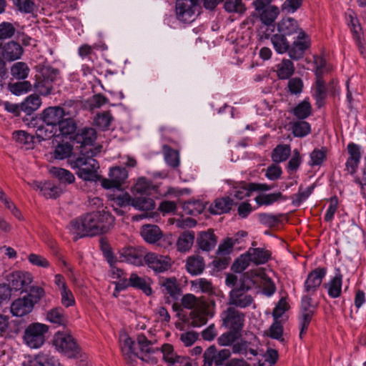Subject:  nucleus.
<instances>
[{"label":"nucleus","instance_id":"ea45409f","mask_svg":"<svg viewBox=\"0 0 366 366\" xmlns=\"http://www.w3.org/2000/svg\"><path fill=\"white\" fill-rule=\"evenodd\" d=\"M76 130V124L73 119L69 116L64 117L57 125L59 135L67 136L73 134Z\"/></svg>","mask_w":366,"mask_h":366},{"label":"nucleus","instance_id":"7c9ffc66","mask_svg":"<svg viewBox=\"0 0 366 366\" xmlns=\"http://www.w3.org/2000/svg\"><path fill=\"white\" fill-rule=\"evenodd\" d=\"M96 131L91 127L81 129L75 137L76 141L84 147L92 145L96 140Z\"/></svg>","mask_w":366,"mask_h":366},{"label":"nucleus","instance_id":"1a4fd4ad","mask_svg":"<svg viewBox=\"0 0 366 366\" xmlns=\"http://www.w3.org/2000/svg\"><path fill=\"white\" fill-rule=\"evenodd\" d=\"M54 345L56 348L70 358L76 357L80 352L74 337L69 334L58 332L54 336Z\"/></svg>","mask_w":366,"mask_h":366},{"label":"nucleus","instance_id":"4be33fe9","mask_svg":"<svg viewBox=\"0 0 366 366\" xmlns=\"http://www.w3.org/2000/svg\"><path fill=\"white\" fill-rule=\"evenodd\" d=\"M312 97L316 101L318 107H321L327 96V89L322 78H316L315 84L312 89Z\"/></svg>","mask_w":366,"mask_h":366},{"label":"nucleus","instance_id":"6ab92c4d","mask_svg":"<svg viewBox=\"0 0 366 366\" xmlns=\"http://www.w3.org/2000/svg\"><path fill=\"white\" fill-rule=\"evenodd\" d=\"M349 157L345 163L346 170L348 174H353L356 172L361 158L360 147L353 142L347 147Z\"/></svg>","mask_w":366,"mask_h":366},{"label":"nucleus","instance_id":"a878e982","mask_svg":"<svg viewBox=\"0 0 366 366\" xmlns=\"http://www.w3.org/2000/svg\"><path fill=\"white\" fill-rule=\"evenodd\" d=\"M141 235L148 243H155L162 237V232L158 226L146 224L141 228Z\"/></svg>","mask_w":366,"mask_h":366},{"label":"nucleus","instance_id":"aec40b11","mask_svg":"<svg viewBox=\"0 0 366 366\" xmlns=\"http://www.w3.org/2000/svg\"><path fill=\"white\" fill-rule=\"evenodd\" d=\"M34 305V301L30 297L18 298L11 303V312L14 316L23 317L32 311Z\"/></svg>","mask_w":366,"mask_h":366},{"label":"nucleus","instance_id":"20e7f679","mask_svg":"<svg viewBox=\"0 0 366 366\" xmlns=\"http://www.w3.org/2000/svg\"><path fill=\"white\" fill-rule=\"evenodd\" d=\"M120 342L122 353L127 359L132 360L133 357H138L142 361L148 362L149 354L154 352L152 347L153 342L143 334L137 336L136 342L129 337L123 335Z\"/></svg>","mask_w":366,"mask_h":366},{"label":"nucleus","instance_id":"338daca9","mask_svg":"<svg viewBox=\"0 0 366 366\" xmlns=\"http://www.w3.org/2000/svg\"><path fill=\"white\" fill-rule=\"evenodd\" d=\"M16 31V29L11 23L4 21L0 24V40L11 38Z\"/></svg>","mask_w":366,"mask_h":366},{"label":"nucleus","instance_id":"9b49d317","mask_svg":"<svg viewBox=\"0 0 366 366\" xmlns=\"http://www.w3.org/2000/svg\"><path fill=\"white\" fill-rule=\"evenodd\" d=\"M249 286L237 285L229 292L228 305L235 308H246L254 302L253 297L249 294Z\"/></svg>","mask_w":366,"mask_h":366},{"label":"nucleus","instance_id":"c9c22d12","mask_svg":"<svg viewBox=\"0 0 366 366\" xmlns=\"http://www.w3.org/2000/svg\"><path fill=\"white\" fill-rule=\"evenodd\" d=\"M46 320L57 325H66L67 317L64 310L59 307L52 308L46 312Z\"/></svg>","mask_w":366,"mask_h":366},{"label":"nucleus","instance_id":"f8f14e48","mask_svg":"<svg viewBox=\"0 0 366 366\" xmlns=\"http://www.w3.org/2000/svg\"><path fill=\"white\" fill-rule=\"evenodd\" d=\"M149 279L139 277L136 273H132L129 278H124L117 284V290H124L129 287L141 290L147 295L152 294Z\"/></svg>","mask_w":366,"mask_h":366},{"label":"nucleus","instance_id":"6e6d98bb","mask_svg":"<svg viewBox=\"0 0 366 366\" xmlns=\"http://www.w3.org/2000/svg\"><path fill=\"white\" fill-rule=\"evenodd\" d=\"M163 290L172 297L179 294V289L175 278L163 279L160 282Z\"/></svg>","mask_w":366,"mask_h":366},{"label":"nucleus","instance_id":"c756f323","mask_svg":"<svg viewBox=\"0 0 366 366\" xmlns=\"http://www.w3.org/2000/svg\"><path fill=\"white\" fill-rule=\"evenodd\" d=\"M207 358L213 359L216 365H222L231 355L229 349L217 350L215 346H210L207 349Z\"/></svg>","mask_w":366,"mask_h":366},{"label":"nucleus","instance_id":"b1692460","mask_svg":"<svg viewBox=\"0 0 366 366\" xmlns=\"http://www.w3.org/2000/svg\"><path fill=\"white\" fill-rule=\"evenodd\" d=\"M255 191L254 185H250L245 182H241L235 183L230 191V197L237 200H242L244 198L249 197L250 194Z\"/></svg>","mask_w":366,"mask_h":366},{"label":"nucleus","instance_id":"680f3d73","mask_svg":"<svg viewBox=\"0 0 366 366\" xmlns=\"http://www.w3.org/2000/svg\"><path fill=\"white\" fill-rule=\"evenodd\" d=\"M224 9L228 12H236L242 14L245 11L246 7L242 0H226Z\"/></svg>","mask_w":366,"mask_h":366},{"label":"nucleus","instance_id":"603ef678","mask_svg":"<svg viewBox=\"0 0 366 366\" xmlns=\"http://www.w3.org/2000/svg\"><path fill=\"white\" fill-rule=\"evenodd\" d=\"M293 134L297 137H304L311 132L310 125L305 121L295 122L292 124Z\"/></svg>","mask_w":366,"mask_h":366},{"label":"nucleus","instance_id":"423d86ee","mask_svg":"<svg viewBox=\"0 0 366 366\" xmlns=\"http://www.w3.org/2000/svg\"><path fill=\"white\" fill-rule=\"evenodd\" d=\"M59 78V71L49 66H43L36 75L34 84L35 90L41 95L49 94L53 89V84Z\"/></svg>","mask_w":366,"mask_h":366},{"label":"nucleus","instance_id":"ddd939ff","mask_svg":"<svg viewBox=\"0 0 366 366\" xmlns=\"http://www.w3.org/2000/svg\"><path fill=\"white\" fill-rule=\"evenodd\" d=\"M327 274L325 267H317L311 271L305 281L303 291L305 294L314 295L322 284Z\"/></svg>","mask_w":366,"mask_h":366},{"label":"nucleus","instance_id":"dca6fc26","mask_svg":"<svg viewBox=\"0 0 366 366\" xmlns=\"http://www.w3.org/2000/svg\"><path fill=\"white\" fill-rule=\"evenodd\" d=\"M144 259L148 267L156 273L164 272L168 270L172 265L171 259L168 256L155 253L145 254Z\"/></svg>","mask_w":366,"mask_h":366},{"label":"nucleus","instance_id":"412c9836","mask_svg":"<svg viewBox=\"0 0 366 366\" xmlns=\"http://www.w3.org/2000/svg\"><path fill=\"white\" fill-rule=\"evenodd\" d=\"M144 256V251L142 247H127L124 248L121 252L122 261L136 266L142 264Z\"/></svg>","mask_w":366,"mask_h":366},{"label":"nucleus","instance_id":"774afa93","mask_svg":"<svg viewBox=\"0 0 366 366\" xmlns=\"http://www.w3.org/2000/svg\"><path fill=\"white\" fill-rule=\"evenodd\" d=\"M190 316L192 319L191 324L193 327H201L207 322V317L203 312L194 310L191 312Z\"/></svg>","mask_w":366,"mask_h":366},{"label":"nucleus","instance_id":"2eb2a0df","mask_svg":"<svg viewBox=\"0 0 366 366\" xmlns=\"http://www.w3.org/2000/svg\"><path fill=\"white\" fill-rule=\"evenodd\" d=\"M6 282L11 291H24L31 282L29 273L23 272H14L6 276Z\"/></svg>","mask_w":366,"mask_h":366},{"label":"nucleus","instance_id":"5701e85b","mask_svg":"<svg viewBox=\"0 0 366 366\" xmlns=\"http://www.w3.org/2000/svg\"><path fill=\"white\" fill-rule=\"evenodd\" d=\"M58 360L49 353L41 352L28 363L23 362L22 366H59Z\"/></svg>","mask_w":366,"mask_h":366},{"label":"nucleus","instance_id":"cd10ccee","mask_svg":"<svg viewBox=\"0 0 366 366\" xmlns=\"http://www.w3.org/2000/svg\"><path fill=\"white\" fill-rule=\"evenodd\" d=\"M205 264L204 259L199 255H192L187 258L186 267L187 272L192 275H197L201 274Z\"/></svg>","mask_w":366,"mask_h":366},{"label":"nucleus","instance_id":"0eeeda50","mask_svg":"<svg viewBox=\"0 0 366 366\" xmlns=\"http://www.w3.org/2000/svg\"><path fill=\"white\" fill-rule=\"evenodd\" d=\"M48 330V326L44 324L39 322L30 324L24 332V342L31 348H39L45 342V335Z\"/></svg>","mask_w":366,"mask_h":366},{"label":"nucleus","instance_id":"2f4dec72","mask_svg":"<svg viewBox=\"0 0 366 366\" xmlns=\"http://www.w3.org/2000/svg\"><path fill=\"white\" fill-rule=\"evenodd\" d=\"M234 199L230 197H224L217 199L210 206V212L213 214H221L228 212L231 209Z\"/></svg>","mask_w":366,"mask_h":366},{"label":"nucleus","instance_id":"3c124183","mask_svg":"<svg viewBox=\"0 0 366 366\" xmlns=\"http://www.w3.org/2000/svg\"><path fill=\"white\" fill-rule=\"evenodd\" d=\"M164 159L168 165L177 167L179 164V157L177 151L171 149L169 146H163Z\"/></svg>","mask_w":366,"mask_h":366},{"label":"nucleus","instance_id":"49530a36","mask_svg":"<svg viewBox=\"0 0 366 366\" xmlns=\"http://www.w3.org/2000/svg\"><path fill=\"white\" fill-rule=\"evenodd\" d=\"M312 113V107L308 99H304L293 109L294 115L300 119L307 118Z\"/></svg>","mask_w":366,"mask_h":366},{"label":"nucleus","instance_id":"473e14b6","mask_svg":"<svg viewBox=\"0 0 366 366\" xmlns=\"http://www.w3.org/2000/svg\"><path fill=\"white\" fill-rule=\"evenodd\" d=\"M41 104V100L40 97L36 94H31L20 104V110L27 114H31L34 111H36Z\"/></svg>","mask_w":366,"mask_h":366},{"label":"nucleus","instance_id":"a18cd8bd","mask_svg":"<svg viewBox=\"0 0 366 366\" xmlns=\"http://www.w3.org/2000/svg\"><path fill=\"white\" fill-rule=\"evenodd\" d=\"M49 172L56 177L60 182L71 184L74 182V175L67 169L60 167H51Z\"/></svg>","mask_w":366,"mask_h":366},{"label":"nucleus","instance_id":"f704fd0d","mask_svg":"<svg viewBox=\"0 0 366 366\" xmlns=\"http://www.w3.org/2000/svg\"><path fill=\"white\" fill-rule=\"evenodd\" d=\"M132 206L137 210L147 212L154 209L155 202L148 195H139L132 199Z\"/></svg>","mask_w":366,"mask_h":366},{"label":"nucleus","instance_id":"4d7b16f0","mask_svg":"<svg viewBox=\"0 0 366 366\" xmlns=\"http://www.w3.org/2000/svg\"><path fill=\"white\" fill-rule=\"evenodd\" d=\"M161 351L163 354V359L169 366L176 361L177 357L181 356L177 355L174 350L173 346L170 344H164L161 347Z\"/></svg>","mask_w":366,"mask_h":366},{"label":"nucleus","instance_id":"79ce46f5","mask_svg":"<svg viewBox=\"0 0 366 366\" xmlns=\"http://www.w3.org/2000/svg\"><path fill=\"white\" fill-rule=\"evenodd\" d=\"M193 291L195 292H201L207 295L214 293V287L212 282L205 278H199L191 282Z\"/></svg>","mask_w":366,"mask_h":366},{"label":"nucleus","instance_id":"7ed1b4c3","mask_svg":"<svg viewBox=\"0 0 366 366\" xmlns=\"http://www.w3.org/2000/svg\"><path fill=\"white\" fill-rule=\"evenodd\" d=\"M100 147L88 149L85 147L77 157L69 159V164L73 169L76 170V174L78 177L88 182L97 180L99 165L94 157L100 152Z\"/></svg>","mask_w":366,"mask_h":366},{"label":"nucleus","instance_id":"6e6552de","mask_svg":"<svg viewBox=\"0 0 366 366\" xmlns=\"http://www.w3.org/2000/svg\"><path fill=\"white\" fill-rule=\"evenodd\" d=\"M200 4L191 0H177V19L183 23H191L200 13Z\"/></svg>","mask_w":366,"mask_h":366},{"label":"nucleus","instance_id":"4c0bfd02","mask_svg":"<svg viewBox=\"0 0 366 366\" xmlns=\"http://www.w3.org/2000/svg\"><path fill=\"white\" fill-rule=\"evenodd\" d=\"M260 20L267 25L272 24L280 14V9L277 6L270 5L262 9L259 12Z\"/></svg>","mask_w":366,"mask_h":366},{"label":"nucleus","instance_id":"c85d7f7f","mask_svg":"<svg viewBox=\"0 0 366 366\" xmlns=\"http://www.w3.org/2000/svg\"><path fill=\"white\" fill-rule=\"evenodd\" d=\"M35 137L39 142L50 139L51 137L57 134V129L50 124H41L38 126H34Z\"/></svg>","mask_w":366,"mask_h":366},{"label":"nucleus","instance_id":"5fc2aeb1","mask_svg":"<svg viewBox=\"0 0 366 366\" xmlns=\"http://www.w3.org/2000/svg\"><path fill=\"white\" fill-rule=\"evenodd\" d=\"M240 332L234 330H229V331L222 334L217 339L218 344L221 346H229L232 345L236 340L240 336Z\"/></svg>","mask_w":366,"mask_h":366},{"label":"nucleus","instance_id":"c03bdc74","mask_svg":"<svg viewBox=\"0 0 366 366\" xmlns=\"http://www.w3.org/2000/svg\"><path fill=\"white\" fill-rule=\"evenodd\" d=\"M350 31L359 51L361 54H365L366 53V49L365 46L362 29L360 24L359 23L357 24V25H354V26L350 29Z\"/></svg>","mask_w":366,"mask_h":366},{"label":"nucleus","instance_id":"bb28decb","mask_svg":"<svg viewBox=\"0 0 366 366\" xmlns=\"http://www.w3.org/2000/svg\"><path fill=\"white\" fill-rule=\"evenodd\" d=\"M73 146L69 142H61L57 144L51 153V157L57 160H64L71 157Z\"/></svg>","mask_w":366,"mask_h":366},{"label":"nucleus","instance_id":"a211bd4d","mask_svg":"<svg viewBox=\"0 0 366 366\" xmlns=\"http://www.w3.org/2000/svg\"><path fill=\"white\" fill-rule=\"evenodd\" d=\"M69 116V112L61 107H50L45 109L41 114V119L44 123L50 124L57 129V125L61 119Z\"/></svg>","mask_w":366,"mask_h":366},{"label":"nucleus","instance_id":"bf43d9fd","mask_svg":"<svg viewBox=\"0 0 366 366\" xmlns=\"http://www.w3.org/2000/svg\"><path fill=\"white\" fill-rule=\"evenodd\" d=\"M315 64L316 65V78L320 77L323 79V75L331 69V67L327 64L325 59L322 56H315Z\"/></svg>","mask_w":366,"mask_h":366},{"label":"nucleus","instance_id":"39448f33","mask_svg":"<svg viewBox=\"0 0 366 366\" xmlns=\"http://www.w3.org/2000/svg\"><path fill=\"white\" fill-rule=\"evenodd\" d=\"M256 244L257 243L253 242L252 247L236 259L232 265L234 272H242L248 267L250 262H253L255 265H259L265 264L269 259L271 252L263 248H254Z\"/></svg>","mask_w":366,"mask_h":366},{"label":"nucleus","instance_id":"4468645a","mask_svg":"<svg viewBox=\"0 0 366 366\" xmlns=\"http://www.w3.org/2000/svg\"><path fill=\"white\" fill-rule=\"evenodd\" d=\"M109 179H103L102 186L105 189H119L128 177V172L125 168L115 167L110 169Z\"/></svg>","mask_w":366,"mask_h":366},{"label":"nucleus","instance_id":"864d4df0","mask_svg":"<svg viewBox=\"0 0 366 366\" xmlns=\"http://www.w3.org/2000/svg\"><path fill=\"white\" fill-rule=\"evenodd\" d=\"M282 197L281 192L271 194H260L255 197V202L259 206L271 205Z\"/></svg>","mask_w":366,"mask_h":366},{"label":"nucleus","instance_id":"052dcab7","mask_svg":"<svg viewBox=\"0 0 366 366\" xmlns=\"http://www.w3.org/2000/svg\"><path fill=\"white\" fill-rule=\"evenodd\" d=\"M17 9L24 14H31L34 11L35 4L32 0H12Z\"/></svg>","mask_w":366,"mask_h":366},{"label":"nucleus","instance_id":"de8ad7c7","mask_svg":"<svg viewBox=\"0 0 366 366\" xmlns=\"http://www.w3.org/2000/svg\"><path fill=\"white\" fill-rule=\"evenodd\" d=\"M29 68L25 62L18 61L11 67V74L16 79H25L29 73Z\"/></svg>","mask_w":366,"mask_h":366},{"label":"nucleus","instance_id":"f3484780","mask_svg":"<svg viewBox=\"0 0 366 366\" xmlns=\"http://www.w3.org/2000/svg\"><path fill=\"white\" fill-rule=\"evenodd\" d=\"M1 54L4 60L6 61H14L20 59L24 54L22 46L16 41H9L4 44L0 43Z\"/></svg>","mask_w":366,"mask_h":366},{"label":"nucleus","instance_id":"f03ea898","mask_svg":"<svg viewBox=\"0 0 366 366\" xmlns=\"http://www.w3.org/2000/svg\"><path fill=\"white\" fill-rule=\"evenodd\" d=\"M113 216L102 210L92 212L71 220L68 228L74 235V239L86 236H95L107 232L112 226Z\"/></svg>","mask_w":366,"mask_h":366},{"label":"nucleus","instance_id":"f257e3e1","mask_svg":"<svg viewBox=\"0 0 366 366\" xmlns=\"http://www.w3.org/2000/svg\"><path fill=\"white\" fill-rule=\"evenodd\" d=\"M277 32L272 36L271 41L279 54L288 51L291 59H301L310 46L309 36L292 17L282 19L277 24Z\"/></svg>","mask_w":366,"mask_h":366},{"label":"nucleus","instance_id":"69168bd1","mask_svg":"<svg viewBox=\"0 0 366 366\" xmlns=\"http://www.w3.org/2000/svg\"><path fill=\"white\" fill-rule=\"evenodd\" d=\"M313 189L314 186L308 187L305 190H302V189L300 188L299 192L292 196V199L293 204L296 206L300 205L309 197V196L312 193Z\"/></svg>","mask_w":366,"mask_h":366},{"label":"nucleus","instance_id":"72a5a7b5","mask_svg":"<svg viewBox=\"0 0 366 366\" xmlns=\"http://www.w3.org/2000/svg\"><path fill=\"white\" fill-rule=\"evenodd\" d=\"M199 248L204 251L212 250L217 244V238L212 232H204L197 238Z\"/></svg>","mask_w":366,"mask_h":366},{"label":"nucleus","instance_id":"393cba45","mask_svg":"<svg viewBox=\"0 0 366 366\" xmlns=\"http://www.w3.org/2000/svg\"><path fill=\"white\" fill-rule=\"evenodd\" d=\"M342 275L340 272L336 273L324 287L327 290L328 295L332 298H337L342 293Z\"/></svg>","mask_w":366,"mask_h":366},{"label":"nucleus","instance_id":"13d9d810","mask_svg":"<svg viewBox=\"0 0 366 366\" xmlns=\"http://www.w3.org/2000/svg\"><path fill=\"white\" fill-rule=\"evenodd\" d=\"M31 89V84L28 81H23L9 84L10 92L15 95H21Z\"/></svg>","mask_w":366,"mask_h":366},{"label":"nucleus","instance_id":"09e8293b","mask_svg":"<svg viewBox=\"0 0 366 366\" xmlns=\"http://www.w3.org/2000/svg\"><path fill=\"white\" fill-rule=\"evenodd\" d=\"M13 139L19 144L25 146L26 149H30L33 146L34 137L25 131L19 130L13 133Z\"/></svg>","mask_w":366,"mask_h":366},{"label":"nucleus","instance_id":"a19ab883","mask_svg":"<svg viewBox=\"0 0 366 366\" xmlns=\"http://www.w3.org/2000/svg\"><path fill=\"white\" fill-rule=\"evenodd\" d=\"M153 189V185L151 181L144 177L139 178L137 182L133 186L132 191L134 195H148L150 191Z\"/></svg>","mask_w":366,"mask_h":366},{"label":"nucleus","instance_id":"37998d69","mask_svg":"<svg viewBox=\"0 0 366 366\" xmlns=\"http://www.w3.org/2000/svg\"><path fill=\"white\" fill-rule=\"evenodd\" d=\"M291 154V147L288 144H280L272 151V158L276 162L286 161Z\"/></svg>","mask_w":366,"mask_h":366},{"label":"nucleus","instance_id":"e433bc0d","mask_svg":"<svg viewBox=\"0 0 366 366\" xmlns=\"http://www.w3.org/2000/svg\"><path fill=\"white\" fill-rule=\"evenodd\" d=\"M194 240V232L192 231H185L181 234L177 242V249L185 252L189 251Z\"/></svg>","mask_w":366,"mask_h":366},{"label":"nucleus","instance_id":"58836bf2","mask_svg":"<svg viewBox=\"0 0 366 366\" xmlns=\"http://www.w3.org/2000/svg\"><path fill=\"white\" fill-rule=\"evenodd\" d=\"M294 71V64L290 59H283L280 63L276 65L277 76L281 79L290 78L293 74Z\"/></svg>","mask_w":366,"mask_h":366},{"label":"nucleus","instance_id":"8fccbe9b","mask_svg":"<svg viewBox=\"0 0 366 366\" xmlns=\"http://www.w3.org/2000/svg\"><path fill=\"white\" fill-rule=\"evenodd\" d=\"M112 117L109 112H104L97 114L94 119V124L102 130H106L109 128Z\"/></svg>","mask_w":366,"mask_h":366},{"label":"nucleus","instance_id":"0e129e2a","mask_svg":"<svg viewBox=\"0 0 366 366\" xmlns=\"http://www.w3.org/2000/svg\"><path fill=\"white\" fill-rule=\"evenodd\" d=\"M313 315H314L313 312H301L300 318H299V322H300V337L301 339L303 337V336L306 333Z\"/></svg>","mask_w":366,"mask_h":366},{"label":"nucleus","instance_id":"9d476101","mask_svg":"<svg viewBox=\"0 0 366 366\" xmlns=\"http://www.w3.org/2000/svg\"><path fill=\"white\" fill-rule=\"evenodd\" d=\"M222 326L241 332L245 321V315L234 307L229 306L220 314Z\"/></svg>","mask_w":366,"mask_h":366},{"label":"nucleus","instance_id":"e2e57ef3","mask_svg":"<svg viewBox=\"0 0 366 366\" xmlns=\"http://www.w3.org/2000/svg\"><path fill=\"white\" fill-rule=\"evenodd\" d=\"M62 193V189L56 185L50 183H44V187L41 188V194L46 198H56Z\"/></svg>","mask_w":366,"mask_h":366}]
</instances>
